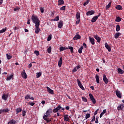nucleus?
<instances>
[{"label":"nucleus","mask_w":124,"mask_h":124,"mask_svg":"<svg viewBox=\"0 0 124 124\" xmlns=\"http://www.w3.org/2000/svg\"><path fill=\"white\" fill-rule=\"evenodd\" d=\"M31 20L33 24H35V32L36 34L39 33V31H40V28L39 26H40V20L38 18V17L36 15H32L31 16Z\"/></svg>","instance_id":"nucleus-1"},{"label":"nucleus","mask_w":124,"mask_h":124,"mask_svg":"<svg viewBox=\"0 0 124 124\" xmlns=\"http://www.w3.org/2000/svg\"><path fill=\"white\" fill-rule=\"evenodd\" d=\"M59 110H60V111H64L65 108H62L61 105H59L56 108L53 109L52 111L53 113H57V112H58Z\"/></svg>","instance_id":"nucleus-2"},{"label":"nucleus","mask_w":124,"mask_h":124,"mask_svg":"<svg viewBox=\"0 0 124 124\" xmlns=\"http://www.w3.org/2000/svg\"><path fill=\"white\" fill-rule=\"evenodd\" d=\"M52 113H53V109L49 108L46 111V115H45L43 117L48 118V117H50V116H51V114H52Z\"/></svg>","instance_id":"nucleus-3"},{"label":"nucleus","mask_w":124,"mask_h":124,"mask_svg":"<svg viewBox=\"0 0 124 124\" xmlns=\"http://www.w3.org/2000/svg\"><path fill=\"white\" fill-rule=\"evenodd\" d=\"M80 14L79 12H77V14L76 15V17L77 18V21L76 22V24H78L80 23Z\"/></svg>","instance_id":"nucleus-4"},{"label":"nucleus","mask_w":124,"mask_h":124,"mask_svg":"<svg viewBox=\"0 0 124 124\" xmlns=\"http://www.w3.org/2000/svg\"><path fill=\"white\" fill-rule=\"evenodd\" d=\"M89 95L90 99L91 100V101L93 103V104H95V103H96V101L95 100V99L93 97V94L89 93Z\"/></svg>","instance_id":"nucleus-5"},{"label":"nucleus","mask_w":124,"mask_h":124,"mask_svg":"<svg viewBox=\"0 0 124 124\" xmlns=\"http://www.w3.org/2000/svg\"><path fill=\"white\" fill-rule=\"evenodd\" d=\"M117 110L118 111H124V104H121L117 107Z\"/></svg>","instance_id":"nucleus-6"},{"label":"nucleus","mask_w":124,"mask_h":124,"mask_svg":"<svg viewBox=\"0 0 124 124\" xmlns=\"http://www.w3.org/2000/svg\"><path fill=\"white\" fill-rule=\"evenodd\" d=\"M21 76L24 79H27L28 78V75L26 73L25 70H23L21 72Z\"/></svg>","instance_id":"nucleus-7"},{"label":"nucleus","mask_w":124,"mask_h":124,"mask_svg":"<svg viewBox=\"0 0 124 124\" xmlns=\"http://www.w3.org/2000/svg\"><path fill=\"white\" fill-rule=\"evenodd\" d=\"M77 82L78 84V86L81 89V90H83V91H85V88L83 86V85H82V83H81V81L79 79H77Z\"/></svg>","instance_id":"nucleus-8"},{"label":"nucleus","mask_w":124,"mask_h":124,"mask_svg":"<svg viewBox=\"0 0 124 124\" xmlns=\"http://www.w3.org/2000/svg\"><path fill=\"white\" fill-rule=\"evenodd\" d=\"M103 81L104 83L106 84H108L109 82V79L107 78V77H106V75L105 74L103 75Z\"/></svg>","instance_id":"nucleus-9"},{"label":"nucleus","mask_w":124,"mask_h":124,"mask_svg":"<svg viewBox=\"0 0 124 124\" xmlns=\"http://www.w3.org/2000/svg\"><path fill=\"white\" fill-rule=\"evenodd\" d=\"M115 93L119 98H122V93H121V91H119V90H117L115 91Z\"/></svg>","instance_id":"nucleus-10"},{"label":"nucleus","mask_w":124,"mask_h":124,"mask_svg":"<svg viewBox=\"0 0 124 124\" xmlns=\"http://www.w3.org/2000/svg\"><path fill=\"white\" fill-rule=\"evenodd\" d=\"M89 41L91 43L92 45H94V44H95V43L94 42V39L93 38V37L90 36Z\"/></svg>","instance_id":"nucleus-11"},{"label":"nucleus","mask_w":124,"mask_h":124,"mask_svg":"<svg viewBox=\"0 0 124 124\" xmlns=\"http://www.w3.org/2000/svg\"><path fill=\"white\" fill-rule=\"evenodd\" d=\"M46 89H47V92H48V93H51V94H54V91L53 90L51 89V88H50V87H46Z\"/></svg>","instance_id":"nucleus-12"},{"label":"nucleus","mask_w":124,"mask_h":124,"mask_svg":"<svg viewBox=\"0 0 124 124\" xmlns=\"http://www.w3.org/2000/svg\"><path fill=\"white\" fill-rule=\"evenodd\" d=\"M62 58L61 57L58 62V66L59 67H62Z\"/></svg>","instance_id":"nucleus-13"},{"label":"nucleus","mask_w":124,"mask_h":124,"mask_svg":"<svg viewBox=\"0 0 124 124\" xmlns=\"http://www.w3.org/2000/svg\"><path fill=\"white\" fill-rule=\"evenodd\" d=\"M93 37H94V38H95V39L97 40V42H98V43L100 42L101 39L98 35H95L93 36Z\"/></svg>","instance_id":"nucleus-14"},{"label":"nucleus","mask_w":124,"mask_h":124,"mask_svg":"<svg viewBox=\"0 0 124 124\" xmlns=\"http://www.w3.org/2000/svg\"><path fill=\"white\" fill-rule=\"evenodd\" d=\"M63 26V21H60L58 25V28H59V29H62Z\"/></svg>","instance_id":"nucleus-15"},{"label":"nucleus","mask_w":124,"mask_h":124,"mask_svg":"<svg viewBox=\"0 0 124 124\" xmlns=\"http://www.w3.org/2000/svg\"><path fill=\"white\" fill-rule=\"evenodd\" d=\"M81 39V36L79 34L76 35L73 38L74 40H78V39Z\"/></svg>","instance_id":"nucleus-16"},{"label":"nucleus","mask_w":124,"mask_h":124,"mask_svg":"<svg viewBox=\"0 0 124 124\" xmlns=\"http://www.w3.org/2000/svg\"><path fill=\"white\" fill-rule=\"evenodd\" d=\"M94 13H95L94 11H90L87 12L86 15L87 16H91V15H93V14H94Z\"/></svg>","instance_id":"nucleus-17"},{"label":"nucleus","mask_w":124,"mask_h":124,"mask_svg":"<svg viewBox=\"0 0 124 124\" xmlns=\"http://www.w3.org/2000/svg\"><path fill=\"white\" fill-rule=\"evenodd\" d=\"M8 98V95L5 93L3 94L2 96V98L3 100H7V98Z\"/></svg>","instance_id":"nucleus-18"},{"label":"nucleus","mask_w":124,"mask_h":124,"mask_svg":"<svg viewBox=\"0 0 124 124\" xmlns=\"http://www.w3.org/2000/svg\"><path fill=\"white\" fill-rule=\"evenodd\" d=\"M105 46L106 49L108 50V52H111V47L109 46V45H108V44H107V43H106L105 44Z\"/></svg>","instance_id":"nucleus-19"},{"label":"nucleus","mask_w":124,"mask_h":124,"mask_svg":"<svg viewBox=\"0 0 124 124\" xmlns=\"http://www.w3.org/2000/svg\"><path fill=\"white\" fill-rule=\"evenodd\" d=\"M44 120L45 121H46V123L48 124V123H50V122H51V119L49 118H47L48 117H46L45 116H43V117Z\"/></svg>","instance_id":"nucleus-20"},{"label":"nucleus","mask_w":124,"mask_h":124,"mask_svg":"<svg viewBox=\"0 0 124 124\" xmlns=\"http://www.w3.org/2000/svg\"><path fill=\"white\" fill-rule=\"evenodd\" d=\"M97 19H98L97 18V16H93V18L91 20L92 23H95V22H96V20H97Z\"/></svg>","instance_id":"nucleus-21"},{"label":"nucleus","mask_w":124,"mask_h":124,"mask_svg":"<svg viewBox=\"0 0 124 124\" xmlns=\"http://www.w3.org/2000/svg\"><path fill=\"white\" fill-rule=\"evenodd\" d=\"M64 121L65 122H68V120H69V117H68V115L66 114L64 115Z\"/></svg>","instance_id":"nucleus-22"},{"label":"nucleus","mask_w":124,"mask_h":124,"mask_svg":"<svg viewBox=\"0 0 124 124\" xmlns=\"http://www.w3.org/2000/svg\"><path fill=\"white\" fill-rule=\"evenodd\" d=\"M67 49H68V47H65L63 46H61L59 49L61 52H62V51H64V50H67Z\"/></svg>","instance_id":"nucleus-23"},{"label":"nucleus","mask_w":124,"mask_h":124,"mask_svg":"<svg viewBox=\"0 0 124 124\" xmlns=\"http://www.w3.org/2000/svg\"><path fill=\"white\" fill-rule=\"evenodd\" d=\"M117 71L119 74H124V71L122 70V69L118 68L117 69Z\"/></svg>","instance_id":"nucleus-24"},{"label":"nucleus","mask_w":124,"mask_h":124,"mask_svg":"<svg viewBox=\"0 0 124 124\" xmlns=\"http://www.w3.org/2000/svg\"><path fill=\"white\" fill-rule=\"evenodd\" d=\"M16 114H19V113H21V112H22V108H17L16 110Z\"/></svg>","instance_id":"nucleus-25"},{"label":"nucleus","mask_w":124,"mask_h":124,"mask_svg":"<svg viewBox=\"0 0 124 124\" xmlns=\"http://www.w3.org/2000/svg\"><path fill=\"white\" fill-rule=\"evenodd\" d=\"M95 78L96 79L97 84H99V76L96 75Z\"/></svg>","instance_id":"nucleus-26"},{"label":"nucleus","mask_w":124,"mask_h":124,"mask_svg":"<svg viewBox=\"0 0 124 124\" xmlns=\"http://www.w3.org/2000/svg\"><path fill=\"white\" fill-rule=\"evenodd\" d=\"M122 21V18H121L120 16H117L116 17L115 22H117V23H120Z\"/></svg>","instance_id":"nucleus-27"},{"label":"nucleus","mask_w":124,"mask_h":124,"mask_svg":"<svg viewBox=\"0 0 124 124\" xmlns=\"http://www.w3.org/2000/svg\"><path fill=\"white\" fill-rule=\"evenodd\" d=\"M115 8H116V9H117V10H123V7H122V6L120 5H117L116 6Z\"/></svg>","instance_id":"nucleus-28"},{"label":"nucleus","mask_w":124,"mask_h":124,"mask_svg":"<svg viewBox=\"0 0 124 124\" xmlns=\"http://www.w3.org/2000/svg\"><path fill=\"white\" fill-rule=\"evenodd\" d=\"M68 49H69L70 50V52H71V54H73V53H74V49L73 48V46H69L68 47Z\"/></svg>","instance_id":"nucleus-29"},{"label":"nucleus","mask_w":124,"mask_h":124,"mask_svg":"<svg viewBox=\"0 0 124 124\" xmlns=\"http://www.w3.org/2000/svg\"><path fill=\"white\" fill-rule=\"evenodd\" d=\"M64 4V1L63 0H58V5H62V4Z\"/></svg>","instance_id":"nucleus-30"},{"label":"nucleus","mask_w":124,"mask_h":124,"mask_svg":"<svg viewBox=\"0 0 124 124\" xmlns=\"http://www.w3.org/2000/svg\"><path fill=\"white\" fill-rule=\"evenodd\" d=\"M9 123L10 124H16L17 123V121L13 119L10 120Z\"/></svg>","instance_id":"nucleus-31"},{"label":"nucleus","mask_w":124,"mask_h":124,"mask_svg":"<svg viewBox=\"0 0 124 124\" xmlns=\"http://www.w3.org/2000/svg\"><path fill=\"white\" fill-rule=\"evenodd\" d=\"M120 35H121V33L120 32H117L114 35V37L117 39V38H119Z\"/></svg>","instance_id":"nucleus-32"},{"label":"nucleus","mask_w":124,"mask_h":124,"mask_svg":"<svg viewBox=\"0 0 124 124\" xmlns=\"http://www.w3.org/2000/svg\"><path fill=\"white\" fill-rule=\"evenodd\" d=\"M84 49V46H81L80 48L78 49V52L79 54H82V50Z\"/></svg>","instance_id":"nucleus-33"},{"label":"nucleus","mask_w":124,"mask_h":124,"mask_svg":"<svg viewBox=\"0 0 124 124\" xmlns=\"http://www.w3.org/2000/svg\"><path fill=\"white\" fill-rule=\"evenodd\" d=\"M13 78V75H11V76L8 77L6 78L7 81H9V80H11Z\"/></svg>","instance_id":"nucleus-34"},{"label":"nucleus","mask_w":124,"mask_h":124,"mask_svg":"<svg viewBox=\"0 0 124 124\" xmlns=\"http://www.w3.org/2000/svg\"><path fill=\"white\" fill-rule=\"evenodd\" d=\"M116 31H120L121 30V27H120V25H117L116 26Z\"/></svg>","instance_id":"nucleus-35"},{"label":"nucleus","mask_w":124,"mask_h":124,"mask_svg":"<svg viewBox=\"0 0 124 124\" xmlns=\"http://www.w3.org/2000/svg\"><path fill=\"white\" fill-rule=\"evenodd\" d=\"M111 3H112V2H110L108 5L106 6V9L107 10L108 8H110L111 7Z\"/></svg>","instance_id":"nucleus-36"},{"label":"nucleus","mask_w":124,"mask_h":124,"mask_svg":"<svg viewBox=\"0 0 124 124\" xmlns=\"http://www.w3.org/2000/svg\"><path fill=\"white\" fill-rule=\"evenodd\" d=\"M3 110V113L5 112V113H7V112H9V111H10V110L8 108H4L2 109Z\"/></svg>","instance_id":"nucleus-37"},{"label":"nucleus","mask_w":124,"mask_h":124,"mask_svg":"<svg viewBox=\"0 0 124 124\" xmlns=\"http://www.w3.org/2000/svg\"><path fill=\"white\" fill-rule=\"evenodd\" d=\"M27 113V112L25 109L22 110V117H25L26 116V114Z\"/></svg>","instance_id":"nucleus-38"},{"label":"nucleus","mask_w":124,"mask_h":124,"mask_svg":"<svg viewBox=\"0 0 124 124\" xmlns=\"http://www.w3.org/2000/svg\"><path fill=\"white\" fill-rule=\"evenodd\" d=\"M81 98L82 99V101H84V102H87L88 101V99L85 97H82Z\"/></svg>","instance_id":"nucleus-39"},{"label":"nucleus","mask_w":124,"mask_h":124,"mask_svg":"<svg viewBox=\"0 0 124 124\" xmlns=\"http://www.w3.org/2000/svg\"><path fill=\"white\" fill-rule=\"evenodd\" d=\"M89 2H90V0H87V1L83 3L84 6H86V5L89 4Z\"/></svg>","instance_id":"nucleus-40"},{"label":"nucleus","mask_w":124,"mask_h":124,"mask_svg":"<svg viewBox=\"0 0 124 124\" xmlns=\"http://www.w3.org/2000/svg\"><path fill=\"white\" fill-rule=\"evenodd\" d=\"M89 118H91V114L87 113L86 114L85 119L87 120V119H89Z\"/></svg>","instance_id":"nucleus-41"},{"label":"nucleus","mask_w":124,"mask_h":124,"mask_svg":"<svg viewBox=\"0 0 124 124\" xmlns=\"http://www.w3.org/2000/svg\"><path fill=\"white\" fill-rule=\"evenodd\" d=\"M42 74L41 73L39 72V73H36V78H39V77H40V76H41Z\"/></svg>","instance_id":"nucleus-42"},{"label":"nucleus","mask_w":124,"mask_h":124,"mask_svg":"<svg viewBox=\"0 0 124 124\" xmlns=\"http://www.w3.org/2000/svg\"><path fill=\"white\" fill-rule=\"evenodd\" d=\"M6 57L8 60H11L12 58V56L8 55V54H6Z\"/></svg>","instance_id":"nucleus-43"},{"label":"nucleus","mask_w":124,"mask_h":124,"mask_svg":"<svg viewBox=\"0 0 124 124\" xmlns=\"http://www.w3.org/2000/svg\"><path fill=\"white\" fill-rule=\"evenodd\" d=\"M34 54H35L37 56H39V52L38 51V50H35L34 52Z\"/></svg>","instance_id":"nucleus-44"},{"label":"nucleus","mask_w":124,"mask_h":124,"mask_svg":"<svg viewBox=\"0 0 124 124\" xmlns=\"http://www.w3.org/2000/svg\"><path fill=\"white\" fill-rule=\"evenodd\" d=\"M60 20V16H57L54 19V21H59Z\"/></svg>","instance_id":"nucleus-45"},{"label":"nucleus","mask_w":124,"mask_h":124,"mask_svg":"<svg viewBox=\"0 0 124 124\" xmlns=\"http://www.w3.org/2000/svg\"><path fill=\"white\" fill-rule=\"evenodd\" d=\"M51 51H52V47H51V46H49L47 48V52L48 53H51Z\"/></svg>","instance_id":"nucleus-46"},{"label":"nucleus","mask_w":124,"mask_h":124,"mask_svg":"<svg viewBox=\"0 0 124 124\" xmlns=\"http://www.w3.org/2000/svg\"><path fill=\"white\" fill-rule=\"evenodd\" d=\"M52 39V35H49L47 37V41H50Z\"/></svg>","instance_id":"nucleus-47"},{"label":"nucleus","mask_w":124,"mask_h":124,"mask_svg":"<svg viewBox=\"0 0 124 124\" xmlns=\"http://www.w3.org/2000/svg\"><path fill=\"white\" fill-rule=\"evenodd\" d=\"M65 6H63L61 8H60V10L63 11L65 10Z\"/></svg>","instance_id":"nucleus-48"},{"label":"nucleus","mask_w":124,"mask_h":124,"mask_svg":"<svg viewBox=\"0 0 124 124\" xmlns=\"http://www.w3.org/2000/svg\"><path fill=\"white\" fill-rule=\"evenodd\" d=\"M31 98V95H27L25 96V99H30Z\"/></svg>","instance_id":"nucleus-49"},{"label":"nucleus","mask_w":124,"mask_h":124,"mask_svg":"<svg viewBox=\"0 0 124 124\" xmlns=\"http://www.w3.org/2000/svg\"><path fill=\"white\" fill-rule=\"evenodd\" d=\"M40 11H41V13H44V8L42 7H41Z\"/></svg>","instance_id":"nucleus-50"},{"label":"nucleus","mask_w":124,"mask_h":124,"mask_svg":"<svg viewBox=\"0 0 124 124\" xmlns=\"http://www.w3.org/2000/svg\"><path fill=\"white\" fill-rule=\"evenodd\" d=\"M99 110V109H97L94 112V117H95L96 115H97V112H98Z\"/></svg>","instance_id":"nucleus-51"},{"label":"nucleus","mask_w":124,"mask_h":124,"mask_svg":"<svg viewBox=\"0 0 124 124\" xmlns=\"http://www.w3.org/2000/svg\"><path fill=\"white\" fill-rule=\"evenodd\" d=\"M28 104H29V105H31V106H33V105H34L35 103L33 102H29L28 103Z\"/></svg>","instance_id":"nucleus-52"},{"label":"nucleus","mask_w":124,"mask_h":124,"mask_svg":"<svg viewBox=\"0 0 124 124\" xmlns=\"http://www.w3.org/2000/svg\"><path fill=\"white\" fill-rule=\"evenodd\" d=\"M95 121V116H93V118L91 120V123H93Z\"/></svg>","instance_id":"nucleus-53"},{"label":"nucleus","mask_w":124,"mask_h":124,"mask_svg":"<svg viewBox=\"0 0 124 124\" xmlns=\"http://www.w3.org/2000/svg\"><path fill=\"white\" fill-rule=\"evenodd\" d=\"M77 71V69L76 68V67L74 68V69L72 70V72L74 73V72H76Z\"/></svg>","instance_id":"nucleus-54"},{"label":"nucleus","mask_w":124,"mask_h":124,"mask_svg":"<svg viewBox=\"0 0 124 124\" xmlns=\"http://www.w3.org/2000/svg\"><path fill=\"white\" fill-rule=\"evenodd\" d=\"M1 31H2L3 32H5L6 31V28H3Z\"/></svg>","instance_id":"nucleus-55"},{"label":"nucleus","mask_w":124,"mask_h":124,"mask_svg":"<svg viewBox=\"0 0 124 124\" xmlns=\"http://www.w3.org/2000/svg\"><path fill=\"white\" fill-rule=\"evenodd\" d=\"M95 124H98V117L96 118Z\"/></svg>","instance_id":"nucleus-56"},{"label":"nucleus","mask_w":124,"mask_h":124,"mask_svg":"<svg viewBox=\"0 0 124 124\" xmlns=\"http://www.w3.org/2000/svg\"><path fill=\"white\" fill-rule=\"evenodd\" d=\"M81 68V66H80V65H78V66H77L76 67V68L77 69H79V68Z\"/></svg>","instance_id":"nucleus-57"},{"label":"nucleus","mask_w":124,"mask_h":124,"mask_svg":"<svg viewBox=\"0 0 124 124\" xmlns=\"http://www.w3.org/2000/svg\"><path fill=\"white\" fill-rule=\"evenodd\" d=\"M69 109H70L69 106H67L65 107V109H66V110H69Z\"/></svg>","instance_id":"nucleus-58"},{"label":"nucleus","mask_w":124,"mask_h":124,"mask_svg":"<svg viewBox=\"0 0 124 124\" xmlns=\"http://www.w3.org/2000/svg\"><path fill=\"white\" fill-rule=\"evenodd\" d=\"M17 10H19V8H15L14 9V11H17Z\"/></svg>","instance_id":"nucleus-59"},{"label":"nucleus","mask_w":124,"mask_h":124,"mask_svg":"<svg viewBox=\"0 0 124 124\" xmlns=\"http://www.w3.org/2000/svg\"><path fill=\"white\" fill-rule=\"evenodd\" d=\"M29 68H31V66H32V64H31V63L30 64H29L28 65Z\"/></svg>","instance_id":"nucleus-60"},{"label":"nucleus","mask_w":124,"mask_h":124,"mask_svg":"<svg viewBox=\"0 0 124 124\" xmlns=\"http://www.w3.org/2000/svg\"><path fill=\"white\" fill-rule=\"evenodd\" d=\"M103 115H104V114L101 112L100 114V118H102V116H103Z\"/></svg>","instance_id":"nucleus-61"},{"label":"nucleus","mask_w":124,"mask_h":124,"mask_svg":"<svg viewBox=\"0 0 124 124\" xmlns=\"http://www.w3.org/2000/svg\"><path fill=\"white\" fill-rule=\"evenodd\" d=\"M83 46L84 48H87V44H86L85 43H83Z\"/></svg>","instance_id":"nucleus-62"},{"label":"nucleus","mask_w":124,"mask_h":124,"mask_svg":"<svg viewBox=\"0 0 124 124\" xmlns=\"http://www.w3.org/2000/svg\"><path fill=\"white\" fill-rule=\"evenodd\" d=\"M102 113L104 114H105V113H106V109H104Z\"/></svg>","instance_id":"nucleus-63"},{"label":"nucleus","mask_w":124,"mask_h":124,"mask_svg":"<svg viewBox=\"0 0 124 124\" xmlns=\"http://www.w3.org/2000/svg\"><path fill=\"white\" fill-rule=\"evenodd\" d=\"M41 103H42V104H43V105H44V104H45V103H46V102H45V101L44 100V101H42Z\"/></svg>","instance_id":"nucleus-64"}]
</instances>
